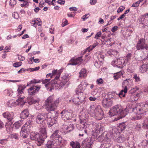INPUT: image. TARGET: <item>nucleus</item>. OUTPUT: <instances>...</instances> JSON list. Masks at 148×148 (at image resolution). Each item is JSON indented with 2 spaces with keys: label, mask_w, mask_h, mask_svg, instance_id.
<instances>
[{
  "label": "nucleus",
  "mask_w": 148,
  "mask_h": 148,
  "mask_svg": "<svg viewBox=\"0 0 148 148\" xmlns=\"http://www.w3.org/2000/svg\"><path fill=\"white\" fill-rule=\"evenodd\" d=\"M22 62H19L13 64V66L15 67H18L21 65Z\"/></svg>",
  "instance_id": "50"
},
{
  "label": "nucleus",
  "mask_w": 148,
  "mask_h": 148,
  "mask_svg": "<svg viewBox=\"0 0 148 148\" xmlns=\"http://www.w3.org/2000/svg\"><path fill=\"white\" fill-rule=\"evenodd\" d=\"M9 103L10 105L14 106H15L17 104L16 103L12 101H10Z\"/></svg>",
  "instance_id": "56"
},
{
  "label": "nucleus",
  "mask_w": 148,
  "mask_h": 148,
  "mask_svg": "<svg viewBox=\"0 0 148 148\" xmlns=\"http://www.w3.org/2000/svg\"><path fill=\"white\" fill-rule=\"evenodd\" d=\"M143 125L144 126H146L147 128L148 129V116L144 120Z\"/></svg>",
  "instance_id": "46"
},
{
  "label": "nucleus",
  "mask_w": 148,
  "mask_h": 148,
  "mask_svg": "<svg viewBox=\"0 0 148 148\" xmlns=\"http://www.w3.org/2000/svg\"><path fill=\"white\" fill-rule=\"evenodd\" d=\"M41 21L40 18H38L36 20H34L32 21V23L33 24V26L36 27L37 25L41 26Z\"/></svg>",
  "instance_id": "25"
},
{
  "label": "nucleus",
  "mask_w": 148,
  "mask_h": 148,
  "mask_svg": "<svg viewBox=\"0 0 148 148\" xmlns=\"http://www.w3.org/2000/svg\"><path fill=\"white\" fill-rule=\"evenodd\" d=\"M63 129L66 133H67L72 131L74 129L73 125V124H70L68 126L64 125H63Z\"/></svg>",
  "instance_id": "20"
},
{
  "label": "nucleus",
  "mask_w": 148,
  "mask_h": 148,
  "mask_svg": "<svg viewBox=\"0 0 148 148\" xmlns=\"http://www.w3.org/2000/svg\"><path fill=\"white\" fill-rule=\"evenodd\" d=\"M123 75V72L122 71H120L119 72H117L114 74V78L115 79H117Z\"/></svg>",
  "instance_id": "34"
},
{
  "label": "nucleus",
  "mask_w": 148,
  "mask_h": 148,
  "mask_svg": "<svg viewBox=\"0 0 148 148\" xmlns=\"http://www.w3.org/2000/svg\"><path fill=\"white\" fill-rule=\"evenodd\" d=\"M62 22L63 25L62 26L63 27H64L67 25V21L65 19H63Z\"/></svg>",
  "instance_id": "57"
},
{
  "label": "nucleus",
  "mask_w": 148,
  "mask_h": 148,
  "mask_svg": "<svg viewBox=\"0 0 148 148\" xmlns=\"http://www.w3.org/2000/svg\"><path fill=\"white\" fill-rule=\"evenodd\" d=\"M53 97L51 96L45 101V108L48 112L55 110L58 105L59 99H56L55 101H53Z\"/></svg>",
  "instance_id": "5"
},
{
  "label": "nucleus",
  "mask_w": 148,
  "mask_h": 148,
  "mask_svg": "<svg viewBox=\"0 0 148 148\" xmlns=\"http://www.w3.org/2000/svg\"><path fill=\"white\" fill-rule=\"evenodd\" d=\"M96 82L98 84H102L103 83V81L102 79L99 78L97 80Z\"/></svg>",
  "instance_id": "51"
},
{
  "label": "nucleus",
  "mask_w": 148,
  "mask_h": 148,
  "mask_svg": "<svg viewBox=\"0 0 148 148\" xmlns=\"http://www.w3.org/2000/svg\"><path fill=\"white\" fill-rule=\"evenodd\" d=\"M127 92V87L125 86L124 89L122 90L119 94V96L121 97V96L124 97L125 94Z\"/></svg>",
  "instance_id": "31"
},
{
  "label": "nucleus",
  "mask_w": 148,
  "mask_h": 148,
  "mask_svg": "<svg viewBox=\"0 0 148 148\" xmlns=\"http://www.w3.org/2000/svg\"><path fill=\"white\" fill-rule=\"evenodd\" d=\"M70 145L72 148H80V144L77 142L71 141L70 143Z\"/></svg>",
  "instance_id": "27"
},
{
  "label": "nucleus",
  "mask_w": 148,
  "mask_h": 148,
  "mask_svg": "<svg viewBox=\"0 0 148 148\" xmlns=\"http://www.w3.org/2000/svg\"><path fill=\"white\" fill-rule=\"evenodd\" d=\"M66 82L64 80L62 81L54 80L51 83L46 84L45 87H50V91L54 89H55L56 90H58L61 89L64 86Z\"/></svg>",
  "instance_id": "6"
},
{
  "label": "nucleus",
  "mask_w": 148,
  "mask_h": 148,
  "mask_svg": "<svg viewBox=\"0 0 148 148\" xmlns=\"http://www.w3.org/2000/svg\"><path fill=\"white\" fill-rule=\"evenodd\" d=\"M138 90V88L136 86H135V87L131 89V90L130 91V92L131 93H134Z\"/></svg>",
  "instance_id": "49"
},
{
  "label": "nucleus",
  "mask_w": 148,
  "mask_h": 148,
  "mask_svg": "<svg viewBox=\"0 0 148 148\" xmlns=\"http://www.w3.org/2000/svg\"><path fill=\"white\" fill-rule=\"evenodd\" d=\"M45 125H43V127L40 128V132L41 134V137L43 138V140L47 137V133L46 130Z\"/></svg>",
  "instance_id": "21"
},
{
  "label": "nucleus",
  "mask_w": 148,
  "mask_h": 148,
  "mask_svg": "<svg viewBox=\"0 0 148 148\" xmlns=\"http://www.w3.org/2000/svg\"><path fill=\"white\" fill-rule=\"evenodd\" d=\"M118 28V26H115L112 28L111 31L113 32H115L117 30Z\"/></svg>",
  "instance_id": "61"
},
{
  "label": "nucleus",
  "mask_w": 148,
  "mask_h": 148,
  "mask_svg": "<svg viewBox=\"0 0 148 148\" xmlns=\"http://www.w3.org/2000/svg\"><path fill=\"white\" fill-rule=\"evenodd\" d=\"M16 2L15 0H10V5L12 7L16 4Z\"/></svg>",
  "instance_id": "44"
},
{
  "label": "nucleus",
  "mask_w": 148,
  "mask_h": 148,
  "mask_svg": "<svg viewBox=\"0 0 148 148\" xmlns=\"http://www.w3.org/2000/svg\"><path fill=\"white\" fill-rule=\"evenodd\" d=\"M29 114V113L28 110L26 109L22 111L20 114V117L22 119H25L28 117Z\"/></svg>",
  "instance_id": "22"
},
{
  "label": "nucleus",
  "mask_w": 148,
  "mask_h": 148,
  "mask_svg": "<svg viewBox=\"0 0 148 148\" xmlns=\"http://www.w3.org/2000/svg\"><path fill=\"white\" fill-rule=\"evenodd\" d=\"M40 88V86L33 85L28 90L29 95L30 96L35 95L36 93L38 92Z\"/></svg>",
  "instance_id": "13"
},
{
  "label": "nucleus",
  "mask_w": 148,
  "mask_h": 148,
  "mask_svg": "<svg viewBox=\"0 0 148 148\" xmlns=\"http://www.w3.org/2000/svg\"><path fill=\"white\" fill-rule=\"evenodd\" d=\"M133 78L135 79V81L136 82H138L140 81V77L137 76L136 74H134Z\"/></svg>",
  "instance_id": "45"
},
{
  "label": "nucleus",
  "mask_w": 148,
  "mask_h": 148,
  "mask_svg": "<svg viewBox=\"0 0 148 148\" xmlns=\"http://www.w3.org/2000/svg\"><path fill=\"white\" fill-rule=\"evenodd\" d=\"M7 141V140L6 139H1L0 140V143L2 145L5 144L6 143Z\"/></svg>",
  "instance_id": "55"
},
{
  "label": "nucleus",
  "mask_w": 148,
  "mask_h": 148,
  "mask_svg": "<svg viewBox=\"0 0 148 148\" xmlns=\"http://www.w3.org/2000/svg\"><path fill=\"white\" fill-rule=\"evenodd\" d=\"M48 114L45 113H42L38 114L36 118V122L38 124H41L43 122L45 123Z\"/></svg>",
  "instance_id": "11"
},
{
  "label": "nucleus",
  "mask_w": 148,
  "mask_h": 148,
  "mask_svg": "<svg viewBox=\"0 0 148 148\" xmlns=\"http://www.w3.org/2000/svg\"><path fill=\"white\" fill-rule=\"evenodd\" d=\"M16 101L18 103H20L21 105H24L25 103L24 101V97H20L16 100Z\"/></svg>",
  "instance_id": "42"
},
{
  "label": "nucleus",
  "mask_w": 148,
  "mask_h": 148,
  "mask_svg": "<svg viewBox=\"0 0 148 148\" xmlns=\"http://www.w3.org/2000/svg\"><path fill=\"white\" fill-rule=\"evenodd\" d=\"M12 16L14 18L16 19H18L19 17V15L17 12H14Z\"/></svg>",
  "instance_id": "54"
},
{
  "label": "nucleus",
  "mask_w": 148,
  "mask_h": 148,
  "mask_svg": "<svg viewBox=\"0 0 148 148\" xmlns=\"http://www.w3.org/2000/svg\"><path fill=\"white\" fill-rule=\"evenodd\" d=\"M131 57V53H128L125 58V62H127L130 59Z\"/></svg>",
  "instance_id": "43"
},
{
  "label": "nucleus",
  "mask_w": 148,
  "mask_h": 148,
  "mask_svg": "<svg viewBox=\"0 0 148 148\" xmlns=\"http://www.w3.org/2000/svg\"><path fill=\"white\" fill-rule=\"evenodd\" d=\"M132 81L130 79H126L124 80L122 83V85L125 86H126L127 87V86H130L132 83Z\"/></svg>",
  "instance_id": "26"
},
{
  "label": "nucleus",
  "mask_w": 148,
  "mask_h": 148,
  "mask_svg": "<svg viewBox=\"0 0 148 148\" xmlns=\"http://www.w3.org/2000/svg\"><path fill=\"white\" fill-rule=\"evenodd\" d=\"M82 57H79L75 59H71L68 64V65H79L82 62Z\"/></svg>",
  "instance_id": "17"
},
{
  "label": "nucleus",
  "mask_w": 148,
  "mask_h": 148,
  "mask_svg": "<svg viewBox=\"0 0 148 148\" xmlns=\"http://www.w3.org/2000/svg\"><path fill=\"white\" fill-rule=\"evenodd\" d=\"M87 76L86 71L85 69L83 68L82 69L79 73V77H85Z\"/></svg>",
  "instance_id": "32"
},
{
  "label": "nucleus",
  "mask_w": 148,
  "mask_h": 148,
  "mask_svg": "<svg viewBox=\"0 0 148 148\" xmlns=\"http://www.w3.org/2000/svg\"><path fill=\"white\" fill-rule=\"evenodd\" d=\"M22 124V122L21 121H19L15 123L14 124H12V123H10V125L11 124L12 126V128L13 127H14L16 129H18L20 127Z\"/></svg>",
  "instance_id": "30"
},
{
  "label": "nucleus",
  "mask_w": 148,
  "mask_h": 148,
  "mask_svg": "<svg viewBox=\"0 0 148 148\" xmlns=\"http://www.w3.org/2000/svg\"><path fill=\"white\" fill-rule=\"evenodd\" d=\"M125 138L122 135H121L119 136L116 139L117 141L119 143H122L124 141Z\"/></svg>",
  "instance_id": "38"
},
{
  "label": "nucleus",
  "mask_w": 148,
  "mask_h": 148,
  "mask_svg": "<svg viewBox=\"0 0 148 148\" xmlns=\"http://www.w3.org/2000/svg\"><path fill=\"white\" fill-rule=\"evenodd\" d=\"M57 3L60 5H64L65 3L64 0H58L57 1Z\"/></svg>",
  "instance_id": "64"
},
{
  "label": "nucleus",
  "mask_w": 148,
  "mask_h": 148,
  "mask_svg": "<svg viewBox=\"0 0 148 148\" xmlns=\"http://www.w3.org/2000/svg\"><path fill=\"white\" fill-rule=\"evenodd\" d=\"M87 124V123H85L83 122L80 121L79 124L77 125V127L78 130L82 131L86 127Z\"/></svg>",
  "instance_id": "23"
},
{
  "label": "nucleus",
  "mask_w": 148,
  "mask_h": 148,
  "mask_svg": "<svg viewBox=\"0 0 148 148\" xmlns=\"http://www.w3.org/2000/svg\"><path fill=\"white\" fill-rule=\"evenodd\" d=\"M148 18V13L140 17V19L141 21V23L142 24L145 23L147 21Z\"/></svg>",
  "instance_id": "29"
},
{
  "label": "nucleus",
  "mask_w": 148,
  "mask_h": 148,
  "mask_svg": "<svg viewBox=\"0 0 148 148\" xmlns=\"http://www.w3.org/2000/svg\"><path fill=\"white\" fill-rule=\"evenodd\" d=\"M96 129L97 130H99L100 132L102 131L104 129V127L103 125H101V124H97L96 126Z\"/></svg>",
  "instance_id": "36"
},
{
  "label": "nucleus",
  "mask_w": 148,
  "mask_h": 148,
  "mask_svg": "<svg viewBox=\"0 0 148 148\" xmlns=\"http://www.w3.org/2000/svg\"><path fill=\"white\" fill-rule=\"evenodd\" d=\"M125 122H123L120 123L119 125V127L120 128V130L121 131H123L126 127L127 125L125 124Z\"/></svg>",
  "instance_id": "39"
},
{
  "label": "nucleus",
  "mask_w": 148,
  "mask_h": 148,
  "mask_svg": "<svg viewBox=\"0 0 148 148\" xmlns=\"http://www.w3.org/2000/svg\"><path fill=\"white\" fill-rule=\"evenodd\" d=\"M110 145L111 144L109 141H106L101 144V148H109Z\"/></svg>",
  "instance_id": "33"
},
{
  "label": "nucleus",
  "mask_w": 148,
  "mask_h": 148,
  "mask_svg": "<svg viewBox=\"0 0 148 148\" xmlns=\"http://www.w3.org/2000/svg\"><path fill=\"white\" fill-rule=\"evenodd\" d=\"M92 143L91 138H86L83 141L82 146L83 148H91Z\"/></svg>",
  "instance_id": "16"
},
{
  "label": "nucleus",
  "mask_w": 148,
  "mask_h": 148,
  "mask_svg": "<svg viewBox=\"0 0 148 148\" xmlns=\"http://www.w3.org/2000/svg\"><path fill=\"white\" fill-rule=\"evenodd\" d=\"M141 128V125L140 124H137L136 127V129L138 131H139Z\"/></svg>",
  "instance_id": "62"
},
{
  "label": "nucleus",
  "mask_w": 148,
  "mask_h": 148,
  "mask_svg": "<svg viewBox=\"0 0 148 148\" xmlns=\"http://www.w3.org/2000/svg\"><path fill=\"white\" fill-rule=\"evenodd\" d=\"M139 2H138V1H137L136 2L133 3V4L132 5V7H138L139 5Z\"/></svg>",
  "instance_id": "58"
},
{
  "label": "nucleus",
  "mask_w": 148,
  "mask_h": 148,
  "mask_svg": "<svg viewBox=\"0 0 148 148\" xmlns=\"http://www.w3.org/2000/svg\"><path fill=\"white\" fill-rule=\"evenodd\" d=\"M25 88L21 86H19L17 90L18 93L19 95L21 94L24 92Z\"/></svg>",
  "instance_id": "40"
},
{
  "label": "nucleus",
  "mask_w": 148,
  "mask_h": 148,
  "mask_svg": "<svg viewBox=\"0 0 148 148\" xmlns=\"http://www.w3.org/2000/svg\"><path fill=\"white\" fill-rule=\"evenodd\" d=\"M53 141H49L47 142L46 145V148H54Z\"/></svg>",
  "instance_id": "37"
},
{
  "label": "nucleus",
  "mask_w": 148,
  "mask_h": 148,
  "mask_svg": "<svg viewBox=\"0 0 148 148\" xmlns=\"http://www.w3.org/2000/svg\"><path fill=\"white\" fill-rule=\"evenodd\" d=\"M125 9V8L123 6H121L117 10V12L118 13L121 12H122Z\"/></svg>",
  "instance_id": "53"
},
{
  "label": "nucleus",
  "mask_w": 148,
  "mask_h": 148,
  "mask_svg": "<svg viewBox=\"0 0 148 148\" xmlns=\"http://www.w3.org/2000/svg\"><path fill=\"white\" fill-rule=\"evenodd\" d=\"M97 44L93 45L90 46L87 49V50L88 52L91 51L93 48H94L97 45Z\"/></svg>",
  "instance_id": "47"
},
{
  "label": "nucleus",
  "mask_w": 148,
  "mask_h": 148,
  "mask_svg": "<svg viewBox=\"0 0 148 148\" xmlns=\"http://www.w3.org/2000/svg\"><path fill=\"white\" fill-rule=\"evenodd\" d=\"M140 70L142 73L147 71L148 73V64H143L142 65L140 68Z\"/></svg>",
  "instance_id": "28"
},
{
  "label": "nucleus",
  "mask_w": 148,
  "mask_h": 148,
  "mask_svg": "<svg viewBox=\"0 0 148 148\" xmlns=\"http://www.w3.org/2000/svg\"><path fill=\"white\" fill-rule=\"evenodd\" d=\"M40 69V67L39 66L36 67L34 68H31L30 69L31 70V71H36Z\"/></svg>",
  "instance_id": "63"
},
{
  "label": "nucleus",
  "mask_w": 148,
  "mask_h": 148,
  "mask_svg": "<svg viewBox=\"0 0 148 148\" xmlns=\"http://www.w3.org/2000/svg\"><path fill=\"white\" fill-rule=\"evenodd\" d=\"M61 114H62V119L64 121L70 120L72 115L71 112L68 111L67 110H63L61 113Z\"/></svg>",
  "instance_id": "14"
},
{
  "label": "nucleus",
  "mask_w": 148,
  "mask_h": 148,
  "mask_svg": "<svg viewBox=\"0 0 148 148\" xmlns=\"http://www.w3.org/2000/svg\"><path fill=\"white\" fill-rule=\"evenodd\" d=\"M88 114L87 112L82 111L80 113L79 118L80 121L86 123L88 120Z\"/></svg>",
  "instance_id": "15"
},
{
  "label": "nucleus",
  "mask_w": 148,
  "mask_h": 148,
  "mask_svg": "<svg viewBox=\"0 0 148 148\" xmlns=\"http://www.w3.org/2000/svg\"><path fill=\"white\" fill-rule=\"evenodd\" d=\"M2 116L4 118L6 119L8 121L5 126L6 130L8 132L10 133L12 131V126L10 124L12 123V120L14 119V113L12 112L6 111L2 114Z\"/></svg>",
  "instance_id": "4"
},
{
  "label": "nucleus",
  "mask_w": 148,
  "mask_h": 148,
  "mask_svg": "<svg viewBox=\"0 0 148 148\" xmlns=\"http://www.w3.org/2000/svg\"><path fill=\"white\" fill-rule=\"evenodd\" d=\"M125 110H123L121 105H116L111 108L109 112L111 116L118 115L117 118L114 119V121H116L124 117L127 115Z\"/></svg>",
  "instance_id": "2"
},
{
  "label": "nucleus",
  "mask_w": 148,
  "mask_h": 148,
  "mask_svg": "<svg viewBox=\"0 0 148 148\" xmlns=\"http://www.w3.org/2000/svg\"><path fill=\"white\" fill-rule=\"evenodd\" d=\"M102 105L104 108H108L112 105V101L109 99H105L102 101Z\"/></svg>",
  "instance_id": "19"
},
{
  "label": "nucleus",
  "mask_w": 148,
  "mask_h": 148,
  "mask_svg": "<svg viewBox=\"0 0 148 148\" xmlns=\"http://www.w3.org/2000/svg\"><path fill=\"white\" fill-rule=\"evenodd\" d=\"M101 32H97L96 34V35L95 37V38L97 39H98L99 37L101 36Z\"/></svg>",
  "instance_id": "52"
},
{
  "label": "nucleus",
  "mask_w": 148,
  "mask_h": 148,
  "mask_svg": "<svg viewBox=\"0 0 148 148\" xmlns=\"http://www.w3.org/2000/svg\"><path fill=\"white\" fill-rule=\"evenodd\" d=\"M48 116L46 118V121H47V125L49 127H51L52 126L56 123V121L55 118H52L51 117H49L50 114H47Z\"/></svg>",
  "instance_id": "18"
},
{
  "label": "nucleus",
  "mask_w": 148,
  "mask_h": 148,
  "mask_svg": "<svg viewBox=\"0 0 148 148\" xmlns=\"http://www.w3.org/2000/svg\"><path fill=\"white\" fill-rule=\"evenodd\" d=\"M50 79H45L44 80H42V83L43 84H45V85L46 84H48L49 83H51L53 81H53H51V82H49L48 83H47L48 82H49L50 81Z\"/></svg>",
  "instance_id": "48"
},
{
  "label": "nucleus",
  "mask_w": 148,
  "mask_h": 148,
  "mask_svg": "<svg viewBox=\"0 0 148 148\" xmlns=\"http://www.w3.org/2000/svg\"><path fill=\"white\" fill-rule=\"evenodd\" d=\"M25 3L21 4V6L22 7H24L25 6H28L29 5L27 1H24V2Z\"/></svg>",
  "instance_id": "59"
},
{
  "label": "nucleus",
  "mask_w": 148,
  "mask_h": 148,
  "mask_svg": "<svg viewBox=\"0 0 148 148\" xmlns=\"http://www.w3.org/2000/svg\"><path fill=\"white\" fill-rule=\"evenodd\" d=\"M85 81L82 82L79 85L78 88L76 89V97L72 99V101L77 105L81 104L82 103L85 102V96L82 91L83 89V86L84 84H85Z\"/></svg>",
  "instance_id": "1"
},
{
  "label": "nucleus",
  "mask_w": 148,
  "mask_h": 148,
  "mask_svg": "<svg viewBox=\"0 0 148 148\" xmlns=\"http://www.w3.org/2000/svg\"><path fill=\"white\" fill-rule=\"evenodd\" d=\"M32 125V121L29 120L23 126L20 134L23 138H26L28 136V132H29Z\"/></svg>",
  "instance_id": "8"
},
{
  "label": "nucleus",
  "mask_w": 148,
  "mask_h": 148,
  "mask_svg": "<svg viewBox=\"0 0 148 148\" xmlns=\"http://www.w3.org/2000/svg\"><path fill=\"white\" fill-rule=\"evenodd\" d=\"M59 133V130H56L53 133L52 135L51 136L50 138L53 140L52 141H54L55 140H57V138L60 136L58 134Z\"/></svg>",
  "instance_id": "24"
},
{
  "label": "nucleus",
  "mask_w": 148,
  "mask_h": 148,
  "mask_svg": "<svg viewBox=\"0 0 148 148\" xmlns=\"http://www.w3.org/2000/svg\"><path fill=\"white\" fill-rule=\"evenodd\" d=\"M40 82V80L37 81L36 79H34L32 80H31L30 82H28L27 85V86H29L30 84H31L39 83Z\"/></svg>",
  "instance_id": "41"
},
{
  "label": "nucleus",
  "mask_w": 148,
  "mask_h": 148,
  "mask_svg": "<svg viewBox=\"0 0 148 148\" xmlns=\"http://www.w3.org/2000/svg\"><path fill=\"white\" fill-rule=\"evenodd\" d=\"M142 148H148V141L146 140H143L140 143Z\"/></svg>",
  "instance_id": "35"
},
{
  "label": "nucleus",
  "mask_w": 148,
  "mask_h": 148,
  "mask_svg": "<svg viewBox=\"0 0 148 148\" xmlns=\"http://www.w3.org/2000/svg\"><path fill=\"white\" fill-rule=\"evenodd\" d=\"M31 139L32 140H35L37 145L40 146L43 142V138L38 134H36L32 132L30 135Z\"/></svg>",
  "instance_id": "9"
},
{
  "label": "nucleus",
  "mask_w": 148,
  "mask_h": 148,
  "mask_svg": "<svg viewBox=\"0 0 148 148\" xmlns=\"http://www.w3.org/2000/svg\"><path fill=\"white\" fill-rule=\"evenodd\" d=\"M132 111L138 115L144 114L148 111V102L147 104L142 103L133 108Z\"/></svg>",
  "instance_id": "7"
},
{
  "label": "nucleus",
  "mask_w": 148,
  "mask_h": 148,
  "mask_svg": "<svg viewBox=\"0 0 148 148\" xmlns=\"http://www.w3.org/2000/svg\"><path fill=\"white\" fill-rule=\"evenodd\" d=\"M145 42V40L144 39H140L136 45V47L137 50L147 49L148 47Z\"/></svg>",
  "instance_id": "12"
},
{
  "label": "nucleus",
  "mask_w": 148,
  "mask_h": 148,
  "mask_svg": "<svg viewBox=\"0 0 148 148\" xmlns=\"http://www.w3.org/2000/svg\"><path fill=\"white\" fill-rule=\"evenodd\" d=\"M112 55H113L114 56H117V55L118 53V52L115 50H112Z\"/></svg>",
  "instance_id": "60"
},
{
  "label": "nucleus",
  "mask_w": 148,
  "mask_h": 148,
  "mask_svg": "<svg viewBox=\"0 0 148 148\" xmlns=\"http://www.w3.org/2000/svg\"><path fill=\"white\" fill-rule=\"evenodd\" d=\"M88 111L90 114L94 115L97 120H101L103 117V112L100 106H91L88 109Z\"/></svg>",
  "instance_id": "3"
},
{
  "label": "nucleus",
  "mask_w": 148,
  "mask_h": 148,
  "mask_svg": "<svg viewBox=\"0 0 148 148\" xmlns=\"http://www.w3.org/2000/svg\"><path fill=\"white\" fill-rule=\"evenodd\" d=\"M112 64L114 66L115 65L117 67L120 68H122L123 66H125L127 64L123 57H120L116 59V60H113L111 62Z\"/></svg>",
  "instance_id": "10"
}]
</instances>
